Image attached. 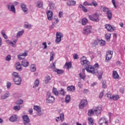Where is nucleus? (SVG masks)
<instances>
[{
  "label": "nucleus",
  "mask_w": 125,
  "mask_h": 125,
  "mask_svg": "<svg viewBox=\"0 0 125 125\" xmlns=\"http://www.w3.org/2000/svg\"><path fill=\"white\" fill-rule=\"evenodd\" d=\"M5 60L6 61H10V60H11V56H10V55H8V56H7Z\"/></svg>",
  "instance_id": "51"
},
{
  "label": "nucleus",
  "mask_w": 125,
  "mask_h": 125,
  "mask_svg": "<svg viewBox=\"0 0 125 125\" xmlns=\"http://www.w3.org/2000/svg\"><path fill=\"white\" fill-rule=\"evenodd\" d=\"M64 67L69 70V69L72 68V62H66L64 66Z\"/></svg>",
  "instance_id": "19"
},
{
  "label": "nucleus",
  "mask_w": 125,
  "mask_h": 125,
  "mask_svg": "<svg viewBox=\"0 0 125 125\" xmlns=\"http://www.w3.org/2000/svg\"><path fill=\"white\" fill-rule=\"evenodd\" d=\"M104 95V92L103 91L101 92V93H100V95L99 96V97L100 99H101L102 98V97H103V96Z\"/></svg>",
  "instance_id": "55"
},
{
  "label": "nucleus",
  "mask_w": 125,
  "mask_h": 125,
  "mask_svg": "<svg viewBox=\"0 0 125 125\" xmlns=\"http://www.w3.org/2000/svg\"><path fill=\"white\" fill-rule=\"evenodd\" d=\"M112 2L115 8H117V5H116V1H115V0H112Z\"/></svg>",
  "instance_id": "58"
},
{
  "label": "nucleus",
  "mask_w": 125,
  "mask_h": 125,
  "mask_svg": "<svg viewBox=\"0 0 125 125\" xmlns=\"http://www.w3.org/2000/svg\"><path fill=\"white\" fill-rule=\"evenodd\" d=\"M20 105H15L13 107V109L15 110V111H19V110H20Z\"/></svg>",
  "instance_id": "46"
},
{
  "label": "nucleus",
  "mask_w": 125,
  "mask_h": 125,
  "mask_svg": "<svg viewBox=\"0 0 125 125\" xmlns=\"http://www.w3.org/2000/svg\"><path fill=\"white\" fill-rule=\"evenodd\" d=\"M63 38V34L61 32H57L56 33V38L55 40L56 43H59L61 42V38Z\"/></svg>",
  "instance_id": "6"
},
{
  "label": "nucleus",
  "mask_w": 125,
  "mask_h": 125,
  "mask_svg": "<svg viewBox=\"0 0 125 125\" xmlns=\"http://www.w3.org/2000/svg\"><path fill=\"white\" fill-rule=\"evenodd\" d=\"M53 93H54V94L56 96H57L58 94H59L58 90H57V89L55 87L53 88Z\"/></svg>",
  "instance_id": "36"
},
{
  "label": "nucleus",
  "mask_w": 125,
  "mask_h": 125,
  "mask_svg": "<svg viewBox=\"0 0 125 125\" xmlns=\"http://www.w3.org/2000/svg\"><path fill=\"white\" fill-rule=\"evenodd\" d=\"M2 36L5 38V40H7V36L5 34L4 30H2L1 31Z\"/></svg>",
  "instance_id": "44"
},
{
  "label": "nucleus",
  "mask_w": 125,
  "mask_h": 125,
  "mask_svg": "<svg viewBox=\"0 0 125 125\" xmlns=\"http://www.w3.org/2000/svg\"><path fill=\"white\" fill-rule=\"evenodd\" d=\"M79 7L80 8H82V10L84 12H87L88 10L87 9H86L84 6H83V4H80L79 5Z\"/></svg>",
  "instance_id": "33"
},
{
  "label": "nucleus",
  "mask_w": 125,
  "mask_h": 125,
  "mask_svg": "<svg viewBox=\"0 0 125 125\" xmlns=\"http://www.w3.org/2000/svg\"><path fill=\"white\" fill-rule=\"evenodd\" d=\"M105 41H102L101 42V45H102V46H104V45H105Z\"/></svg>",
  "instance_id": "61"
},
{
  "label": "nucleus",
  "mask_w": 125,
  "mask_h": 125,
  "mask_svg": "<svg viewBox=\"0 0 125 125\" xmlns=\"http://www.w3.org/2000/svg\"><path fill=\"white\" fill-rule=\"evenodd\" d=\"M6 43H7V44H12L13 47H16V45H15V44H14V43H13V42H12V41H10L9 40H6Z\"/></svg>",
  "instance_id": "35"
},
{
  "label": "nucleus",
  "mask_w": 125,
  "mask_h": 125,
  "mask_svg": "<svg viewBox=\"0 0 125 125\" xmlns=\"http://www.w3.org/2000/svg\"><path fill=\"white\" fill-rule=\"evenodd\" d=\"M87 105V101L86 100L83 99L80 102L79 106L80 109H83L85 106Z\"/></svg>",
  "instance_id": "10"
},
{
  "label": "nucleus",
  "mask_w": 125,
  "mask_h": 125,
  "mask_svg": "<svg viewBox=\"0 0 125 125\" xmlns=\"http://www.w3.org/2000/svg\"><path fill=\"white\" fill-rule=\"evenodd\" d=\"M71 101V96L69 95H67L65 97V103H69Z\"/></svg>",
  "instance_id": "29"
},
{
  "label": "nucleus",
  "mask_w": 125,
  "mask_h": 125,
  "mask_svg": "<svg viewBox=\"0 0 125 125\" xmlns=\"http://www.w3.org/2000/svg\"><path fill=\"white\" fill-rule=\"evenodd\" d=\"M21 7L22 10H23V11H24V12H27V11H28V8L26 7V5H25L24 4H21Z\"/></svg>",
  "instance_id": "28"
},
{
  "label": "nucleus",
  "mask_w": 125,
  "mask_h": 125,
  "mask_svg": "<svg viewBox=\"0 0 125 125\" xmlns=\"http://www.w3.org/2000/svg\"><path fill=\"white\" fill-rule=\"evenodd\" d=\"M100 125H108V120L105 117L101 118L99 121Z\"/></svg>",
  "instance_id": "9"
},
{
  "label": "nucleus",
  "mask_w": 125,
  "mask_h": 125,
  "mask_svg": "<svg viewBox=\"0 0 125 125\" xmlns=\"http://www.w3.org/2000/svg\"><path fill=\"white\" fill-rule=\"evenodd\" d=\"M7 7L10 11L14 12V13H16L15 7L14 6V5H12L11 6H10V5H7Z\"/></svg>",
  "instance_id": "21"
},
{
  "label": "nucleus",
  "mask_w": 125,
  "mask_h": 125,
  "mask_svg": "<svg viewBox=\"0 0 125 125\" xmlns=\"http://www.w3.org/2000/svg\"><path fill=\"white\" fill-rule=\"evenodd\" d=\"M91 26H86L83 29V34L84 35H88L90 34V30H91Z\"/></svg>",
  "instance_id": "8"
},
{
  "label": "nucleus",
  "mask_w": 125,
  "mask_h": 125,
  "mask_svg": "<svg viewBox=\"0 0 125 125\" xmlns=\"http://www.w3.org/2000/svg\"><path fill=\"white\" fill-rule=\"evenodd\" d=\"M23 34H24V30H21L17 34V38H19V37H21V36H22Z\"/></svg>",
  "instance_id": "39"
},
{
  "label": "nucleus",
  "mask_w": 125,
  "mask_h": 125,
  "mask_svg": "<svg viewBox=\"0 0 125 125\" xmlns=\"http://www.w3.org/2000/svg\"><path fill=\"white\" fill-rule=\"evenodd\" d=\"M12 76L13 77L14 79H17L18 78H20L19 74L17 72H13L12 74Z\"/></svg>",
  "instance_id": "32"
},
{
  "label": "nucleus",
  "mask_w": 125,
  "mask_h": 125,
  "mask_svg": "<svg viewBox=\"0 0 125 125\" xmlns=\"http://www.w3.org/2000/svg\"><path fill=\"white\" fill-rule=\"evenodd\" d=\"M39 84H40V81L39 80V79H36L34 82L33 86V88H35V87H38V86H39Z\"/></svg>",
  "instance_id": "25"
},
{
  "label": "nucleus",
  "mask_w": 125,
  "mask_h": 125,
  "mask_svg": "<svg viewBox=\"0 0 125 125\" xmlns=\"http://www.w3.org/2000/svg\"><path fill=\"white\" fill-rule=\"evenodd\" d=\"M112 77L115 80H119L120 79V75L116 70H114L112 72Z\"/></svg>",
  "instance_id": "15"
},
{
  "label": "nucleus",
  "mask_w": 125,
  "mask_h": 125,
  "mask_svg": "<svg viewBox=\"0 0 125 125\" xmlns=\"http://www.w3.org/2000/svg\"><path fill=\"white\" fill-rule=\"evenodd\" d=\"M9 96V93H7L1 96V99H5L6 98H7Z\"/></svg>",
  "instance_id": "38"
},
{
  "label": "nucleus",
  "mask_w": 125,
  "mask_h": 125,
  "mask_svg": "<svg viewBox=\"0 0 125 125\" xmlns=\"http://www.w3.org/2000/svg\"><path fill=\"white\" fill-rule=\"evenodd\" d=\"M102 84H103V88H107V84L106 83V81H103L102 82Z\"/></svg>",
  "instance_id": "49"
},
{
  "label": "nucleus",
  "mask_w": 125,
  "mask_h": 125,
  "mask_svg": "<svg viewBox=\"0 0 125 125\" xmlns=\"http://www.w3.org/2000/svg\"><path fill=\"white\" fill-rule=\"evenodd\" d=\"M46 15L47 17V19L49 20V21L53 19V12H52V11L48 10L46 12Z\"/></svg>",
  "instance_id": "13"
},
{
  "label": "nucleus",
  "mask_w": 125,
  "mask_h": 125,
  "mask_svg": "<svg viewBox=\"0 0 125 125\" xmlns=\"http://www.w3.org/2000/svg\"><path fill=\"white\" fill-rule=\"evenodd\" d=\"M89 92V91L88 90V89H84L83 90V93H88V92Z\"/></svg>",
  "instance_id": "64"
},
{
  "label": "nucleus",
  "mask_w": 125,
  "mask_h": 125,
  "mask_svg": "<svg viewBox=\"0 0 125 125\" xmlns=\"http://www.w3.org/2000/svg\"><path fill=\"white\" fill-rule=\"evenodd\" d=\"M10 86H11V83L10 82H8L7 83V88H10Z\"/></svg>",
  "instance_id": "59"
},
{
  "label": "nucleus",
  "mask_w": 125,
  "mask_h": 125,
  "mask_svg": "<svg viewBox=\"0 0 125 125\" xmlns=\"http://www.w3.org/2000/svg\"><path fill=\"white\" fill-rule=\"evenodd\" d=\"M21 65H22L23 67H25L26 68L28 67V66H29V62H28L26 60H23L21 62Z\"/></svg>",
  "instance_id": "24"
},
{
  "label": "nucleus",
  "mask_w": 125,
  "mask_h": 125,
  "mask_svg": "<svg viewBox=\"0 0 125 125\" xmlns=\"http://www.w3.org/2000/svg\"><path fill=\"white\" fill-rule=\"evenodd\" d=\"M17 119H18V116L16 115H13L10 118L9 120L10 122H16Z\"/></svg>",
  "instance_id": "20"
},
{
  "label": "nucleus",
  "mask_w": 125,
  "mask_h": 125,
  "mask_svg": "<svg viewBox=\"0 0 125 125\" xmlns=\"http://www.w3.org/2000/svg\"><path fill=\"white\" fill-rule=\"evenodd\" d=\"M27 55H28V51H26L22 54H20L18 56L19 60H22V59H25Z\"/></svg>",
  "instance_id": "14"
},
{
  "label": "nucleus",
  "mask_w": 125,
  "mask_h": 125,
  "mask_svg": "<svg viewBox=\"0 0 125 125\" xmlns=\"http://www.w3.org/2000/svg\"><path fill=\"white\" fill-rule=\"evenodd\" d=\"M94 112L97 116H99L102 112V107L101 106H98L93 108Z\"/></svg>",
  "instance_id": "7"
},
{
  "label": "nucleus",
  "mask_w": 125,
  "mask_h": 125,
  "mask_svg": "<svg viewBox=\"0 0 125 125\" xmlns=\"http://www.w3.org/2000/svg\"><path fill=\"white\" fill-rule=\"evenodd\" d=\"M94 114V109H90L88 111V116L89 117H91V116H93V114Z\"/></svg>",
  "instance_id": "30"
},
{
  "label": "nucleus",
  "mask_w": 125,
  "mask_h": 125,
  "mask_svg": "<svg viewBox=\"0 0 125 125\" xmlns=\"http://www.w3.org/2000/svg\"><path fill=\"white\" fill-rule=\"evenodd\" d=\"M83 5H87L88 6H92V3H88L87 1H85L83 2Z\"/></svg>",
  "instance_id": "53"
},
{
  "label": "nucleus",
  "mask_w": 125,
  "mask_h": 125,
  "mask_svg": "<svg viewBox=\"0 0 125 125\" xmlns=\"http://www.w3.org/2000/svg\"><path fill=\"white\" fill-rule=\"evenodd\" d=\"M24 27H25V28H27V29H30V28H31V25H29V24H28V22H25L24 23Z\"/></svg>",
  "instance_id": "50"
},
{
  "label": "nucleus",
  "mask_w": 125,
  "mask_h": 125,
  "mask_svg": "<svg viewBox=\"0 0 125 125\" xmlns=\"http://www.w3.org/2000/svg\"><path fill=\"white\" fill-rule=\"evenodd\" d=\"M15 67L17 70H18V71H22V66H21L20 62H17L15 64Z\"/></svg>",
  "instance_id": "22"
},
{
  "label": "nucleus",
  "mask_w": 125,
  "mask_h": 125,
  "mask_svg": "<svg viewBox=\"0 0 125 125\" xmlns=\"http://www.w3.org/2000/svg\"><path fill=\"white\" fill-rule=\"evenodd\" d=\"M50 80H51V78L49 76H47L45 77V83L46 84H47V83H48L49 82V81H50Z\"/></svg>",
  "instance_id": "31"
},
{
  "label": "nucleus",
  "mask_w": 125,
  "mask_h": 125,
  "mask_svg": "<svg viewBox=\"0 0 125 125\" xmlns=\"http://www.w3.org/2000/svg\"><path fill=\"white\" fill-rule=\"evenodd\" d=\"M89 19L91 21H94V22H99V14L98 13H95L92 16L88 15Z\"/></svg>",
  "instance_id": "3"
},
{
  "label": "nucleus",
  "mask_w": 125,
  "mask_h": 125,
  "mask_svg": "<svg viewBox=\"0 0 125 125\" xmlns=\"http://www.w3.org/2000/svg\"><path fill=\"white\" fill-rule=\"evenodd\" d=\"M60 118L62 122H63V121H64V113H62L60 114Z\"/></svg>",
  "instance_id": "54"
},
{
  "label": "nucleus",
  "mask_w": 125,
  "mask_h": 125,
  "mask_svg": "<svg viewBox=\"0 0 125 125\" xmlns=\"http://www.w3.org/2000/svg\"><path fill=\"white\" fill-rule=\"evenodd\" d=\"M105 96H106V97L107 98H108L109 99H112V94L110 92H107Z\"/></svg>",
  "instance_id": "40"
},
{
  "label": "nucleus",
  "mask_w": 125,
  "mask_h": 125,
  "mask_svg": "<svg viewBox=\"0 0 125 125\" xmlns=\"http://www.w3.org/2000/svg\"><path fill=\"white\" fill-rule=\"evenodd\" d=\"M50 9H51L52 10H53L54 8H55V5L53 2H50L49 4Z\"/></svg>",
  "instance_id": "34"
},
{
  "label": "nucleus",
  "mask_w": 125,
  "mask_h": 125,
  "mask_svg": "<svg viewBox=\"0 0 125 125\" xmlns=\"http://www.w3.org/2000/svg\"><path fill=\"white\" fill-rule=\"evenodd\" d=\"M90 62L87 60L86 57H83L81 58V64L83 65V66H85L86 67L85 68H83V74H85V70L88 72V73H90V74H98V69H99V64L98 63H95L94 66L91 65H89Z\"/></svg>",
  "instance_id": "1"
},
{
  "label": "nucleus",
  "mask_w": 125,
  "mask_h": 125,
  "mask_svg": "<svg viewBox=\"0 0 125 125\" xmlns=\"http://www.w3.org/2000/svg\"><path fill=\"white\" fill-rule=\"evenodd\" d=\"M42 45H44V49H45L46 48H47V45L46 44V42H43L42 43Z\"/></svg>",
  "instance_id": "60"
},
{
  "label": "nucleus",
  "mask_w": 125,
  "mask_h": 125,
  "mask_svg": "<svg viewBox=\"0 0 125 125\" xmlns=\"http://www.w3.org/2000/svg\"><path fill=\"white\" fill-rule=\"evenodd\" d=\"M37 71V68L36 67V65L32 64V71L36 72Z\"/></svg>",
  "instance_id": "52"
},
{
  "label": "nucleus",
  "mask_w": 125,
  "mask_h": 125,
  "mask_svg": "<svg viewBox=\"0 0 125 125\" xmlns=\"http://www.w3.org/2000/svg\"><path fill=\"white\" fill-rule=\"evenodd\" d=\"M55 72H56L57 74H63V73H64V71H63L62 70H60L58 69H56L55 70Z\"/></svg>",
  "instance_id": "42"
},
{
  "label": "nucleus",
  "mask_w": 125,
  "mask_h": 125,
  "mask_svg": "<svg viewBox=\"0 0 125 125\" xmlns=\"http://www.w3.org/2000/svg\"><path fill=\"white\" fill-rule=\"evenodd\" d=\"M59 15L60 18H61V17L63 16V12H62V11L59 12Z\"/></svg>",
  "instance_id": "62"
},
{
  "label": "nucleus",
  "mask_w": 125,
  "mask_h": 125,
  "mask_svg": "<svg viewBox=\"0 0 125 125\" xmlns=\"http://www.w3.org/2000/svg\"><path fill=\"white\" fill-rule=\"evenodd\" d=\"M52 56H50V61H52L54 58L53 56H54V53L53 52L51 53Z\"/></svg>",
  "instance_id": "56"
},
{
  "label": "nucleus",
  "mask_w": 125,
  "mask_h": 125,
  "mask_svg": "<svg viewBox=\"0 0 125 125\" xmlns=\"http://www.w3.org/2000/svg\"><path fill=\"white\" fill-rule=\"evenodd\" d=\"M60 94L64 96V95H65V94L66 93V92H65V91L64 90V89L61 88V90L60 91Z\"/></svg>",
  "instance_id": "47"
},
{
  "label": "nucleus",
  "mask_w": 125,
  "mask_h": 125,
  "mask_svg": "<svg viewBox=\"0 0 125 125\" xmlns=\"http://www.w3.org/2000/svg\"><path fill=\"white\" fill-rule=\"evenodd\" d=\"M13 80L15 84H17L18 85L21 84V83L22 82L21 78L19 77L18 78L14 79Z\"/></svg>",
  "instance_id": "17"
},
{
  "label": "nucleus",
  "mask_w": 125,
  "mask_h": 125,
  "mask_svg": "<svg viewBox=\"0 0 125 125\" xmlns=\"http://www.w3.org/2000/svg\"><path fill=\"white\" fill-rule=\"evenodd\" d=\"M103 11L104 12H106L108 19L111 20L112 19V12L107 7H104Z\"/></svg>",
  "instance_id": "5"
},
{
  "label": "nucleus",
  "mask_w": 125,
  "mask_h": 125,
  "mask_svg": "<svg viewBox=\"0 0 125 125\" xmlns=\"http://www.w3.org/2000/svg\"><path fill=\"white\" fill-rule=\"evenodd\" d=\"M91 4H92V5H93V6H95V7L97 6V3L95 1H93Z\"/></svg>",
  "instance_id": "57"
},
{
  "label": "nucleus",
  "mask_w": 125,
  "mask_h": 125,
  "mask_svg": "<svg viewBox=\"0 0 125 125\" xmlns=\"http://www.w3.org/2000/svg\"><path fill=\"white\" fill-rule=\"evenodd\" d=\"M23 100L20 99V100H18L16 102V104H18V105H21V104H22L23 103Z\"/></svg>",
  "instance_id": "48"
},
{
  "label": "nucleus",
  "mask_w": 125,
  "mask_h": 125,
  "mask_svg": "<svg viewBox=\"0 0 125 125\" xmlns=\"http://www.w3.org/2000/svg\"><path fill=\"white\" fill-rule=\"evenodd\" d=\"M22 119L24 125H31L29 124V122H30V119H29V117L27 116V115L23 116Z\"/></svg>",
  "instance_id": "12"
},
{
  "label": "nucleus",
  "mask_w": 125,
  "mask_h": 125,
  "mask_svg": "<svg viewBox=\"0 0 125 125\" xmlns=\"http://www.w3.org/2000/svg\"><path fill=\"white\" fill-rule=\"evenodd\" d=\"M79 77L80 79H82V80H85V74H82V73H80Z\"/></svg>",
  "instance_id": "45"
},
{
  "label": "nucleus",
  "mask_w": 125,
  "mask_h": 125,
  "mask_svg": "<svg viewBox=\"0 0 125 125\" xmlns=\"http://www.w3.org/2000/svg\"><path fill=\"white\" fill-rule=\"evenodd\" d=\"M105 28L107 31H109V32H114V31L113 26L109 24H105Z\"/></svg>",
  "instance_id": "16"
},
{
  "label": "nucleus",
  "mask_w": 125,
  "mask_h": 125,
  "mask_svg": "<svg viewBox=\"0 0 125 125\" xmlns=\"http://www.w3.org/2000/svg\"><path fill=\"white\" fill-rule=\"evenodd\" d=\"M74 59H78V55L77 54H75L73 55Z\"/></svg>",
  "instance_id": "63"
},
{
  "label": "nucleus",
  "mask_w": 125,
  "mask_h": 125,
  "mask_svg": "<svg viewBox=\"0 0 125 125\" xmlns=\"http://www.w3.org/2000/svg\"><path fill=\"white\" fill-rule=\"evenodd\" d=\"M67 91H70V92H74L75 90V86L70 85L68 86L67 87Z\"/></svg>",
  "instance_id": "18"
},
{
  "label": "nucleus",
  "mask_w": 125,
  "mask_h": 125,
  "mask_svg": "<svg viewBox=\"0 0 125 125\" xmlns=\"http://www.w3.org/2000/svg\"><path fill=\"white\" fill-rule=\"evenodd\" d=\"M88 124L90 125H93V122H94V120L93 119H92V118L91 117H89L88 118Z\"/></svg>",
  "instance_id": "37"
},
{
  "label": "nucleus",
  "mask_w": 125,
  "mask_h": 125,
  "mask_svg": "<svg viewBox=\"0 0 125 125\" xmlns=\"http://www.w3.org/2000/svg\"><path fill=\"white\" fill-rule=\"evenodd\" d=\"M34 110L37 111V114L39 116L42 115V108H41V106L39 105H34Z\"/></svg>",
  "instance_id": "11"
},
{
  "label": "nucleus",
  "mask_w": 125,
  "mask_h": 125,
  "mask_svg": "<svg viewBox=\"0 0 125 125\" xmlns=\"http://www.w3.org/2000/svg\"><path fill=\"white\" fill-rule=\"evenodd\" d=\"M67 5L68 6H72L73 5H75L76 4V1L74 0H72V1H67Z\"/></svg>",
  "instance_id": "27"
},
{
  "label": "nucleus",
  "mask_w": 125,
  "mask_h": 125,
  "mask_svg": "<svg viewBox=\"0 0 125 125\" xmlns=\"http://www.w3.org/2000/svg\"><path fill=\"white\" fill-rule=\"evenodd\" d=\"M47 98L46 99V103L51 104L54 103L55 101V98L51 95L50 92H47L46 94Z\"/></svg>",
  "instance_id": "2"
},
{
  "label": "nucleus",
  "mask_w": 125,
  "mask_h": 125,
  "mask_svg": "<svg viewBox=\"0 0 125 125\" xmlns=\"http://www.w3.org/2000/svg\"><path fill=\"white\" fill-rule=\"evenodd\" d=\"M119 98H120V97L119 96V95H113L112 96V99H113V100H118L119 99Z\"/></svg>",
  "instance_id": "41"
},
{
  "label": "nucleus",
  "mask_w": 125,
  "mask_h": 125,
  "mask_svg": "<svg viewBox=\"0 0 125 125\" xmlns=\"http://www.w3.org/2000/svg\"><path fill=\"white\" fill-rule=\"evenodd\" d=\"M112 57H113V51H107L105 56V62H109L112 59Z\"/></svg>",
  "instance_id": "4"
},
{
  "label": "nucleus",
  "mask_w": 125,
  "mask_h": 125,
  "mask_svg": "<svg viewBox=\"0 0 125 125\" xmlns=\"http://www.w3.org/2000/svg\"><path fill=\"white\" fill-rule=\"evenodd\" d=\"M88 23V21L87 20V19L86 18H83L82 20V24L83 26H84V25H86Z\"/></svg>",
  "instance_id": "26"
},
{
  "label": "nucleus",
  "mask_w": 125,
  "mask_h": 125,
  "mask_svg": "<svg viewBox=\"0 0 125 125\" xmlns=\"http://www.w3.org/2000/svg\"><path fill=\"white\" fill-rule=\"evenodd\" d=\"M43 5V2L42 1H38L37 2L36 6L38 8H42Z\"/></svg>",
  "instance_id": "23"
},
{
  "label": "nucleus",
  "mask_w": 125,
  "mask_h": 125,
  "mask_svg": "<svg viewBox=\"0 0 125 125\" xmlns=\"http://www.w3.org/2000/svg\"><path fill=\"white\" fill-rule=\"evenodd\" d=\"M105 38L108 41V40H110L111 39V33H106L105 35Z\"/></svg>",
  "instance_id": "43"
}]
</instances>
